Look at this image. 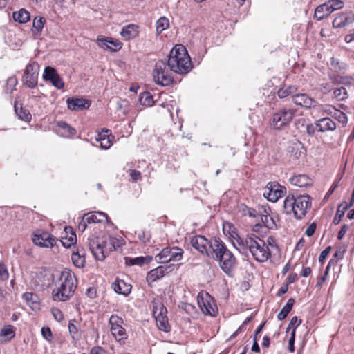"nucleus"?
Instances as JSON below:
<instances>
[{
  "instance_id": "nucleus-49",
  "label": "nucleus",
  "mask_w": 354,
  "mask_h": 354,
  "mask_svg": "<svg viewBox=\"0 0 354 354\" xmlns=\"http://www.w3.org/2000/svg\"><path fill=\"white\" fill-rule=\"evenodd\" d=\"M334 262V260L331 259L328 266H326V270H325V272H324V274H323L322 277H320V279H319L318 282L317 283V286H320L322 285V283L326 280V277L328 274V272H329V270H330V265Z\"/></svg>"
},
{
  "instance_id": "nucleus-34",
  "label": "nucleus",
  "mask_w": 354,
  "mask_h": 354,
  "mask_svg": "<svg viewBox=\"0 0 354 354\" xmlns=\"http://www.w3.org/2000/svg\"><path fill=\"white\" fill-rule=\"evenodd\" d=\"M13 19L21 24L28 21L30 19V15L28 11L22 8L17 12H13Z\"/></svg>"
},
{
  "instance_id": "nucleus-51",
  "label": "nucleus",
  "mask_w": 354,
  "mask_h": 354,
  "mask_svg": "<svg viewBox=\"0 0 354 354\" xmlns=\"http://www.w3.org/2000/svg\"><path fill=\"white\" fill-rule=\"evenodd\" d=\"M51 313L57 322H62L64 319V315L60 310L53 308Z\"/></svg>"
},
{
  "instance_id": "nucleus-3",
  "label": "nucleus",
  "mask_w": 354,
  "mask_h": 354,
  "mask_svg": "<svg viewBox=\"0 0 354 354\" xmlns=\"http://www.w3.org/2000/svg\"><path fill=\"white\" fill-rule=\"evenodd\" d=\"M77 281L73 272L69 270H63L55 282L53 299L57 301H66L74 294Z\"/></svg>"
},
{
  "instance_id": "nucleus-13",
  "label": "nucleus",
  "mask_w": 354,
  "mask_h": 354,
  "mask_svg": "<svg viewBox=\"0 0 354 354\" xmlns=\"http://www.w3.org/2000/svg\"><path fill=\"white\" fill-rule=\"evenodd\" d=\"M286 192L285 187L275 182L268 183L265 188L263 196L269 201L277 202Z\"/></svg>"
},
{
  "instance_id": "nucleus-30",
  "label": "nucleus",
  "mask_w": 354,
  "mask_h": 354,
  "mask_svg": "<svg viewBox=\"0 0 354 354\" xmlns=\"http://www.w3.org/2000/svg\"><path fill=\"white\" fill-rule=\"evenodd\" d=\"M111 287L115 292L124 295H129L131 289V286L127 285L122 280L113 282Z\"/></svg>"
},
{
  "instance_id": "nucleus-31",
  "label": "nucleus",
  "mask_w": 354,
  "mask_h": 354,
  "mask_svg": "<svg viewBox=\"0 0 354 354\" xmlns=\"http://www.w3.org/2000/svg\"><path fill=\"white\" fill-rule=\"evenodd\" d=\"M15 112L18 118L26 122H29L31 120V114L29 111L24 109L21 104H18L17 102L15 103Z\"/></svg>"
},
{
  "instance_id": "nucleus-45",
  "label": "nucleus",
  "mask_w": 354,
  "mask_h": 354,
  "mask_svg": "<svg viewBox=\"0 0 354 354\" xmlns=\"http://www.w3.org/2000/svg\"><path fill=\"white\" fill-rule=\"evenodd\" d=\"M334 96L338 100H343L348 97L347 91L343 86L338 88L334 91Z\"/></svg>"
},
{
  "instance_id": "nucleus-19",
  "label": "nucleus",
  "mask_w": 354,
  "mask_h": 354,
  "mask_svg": "<svg viewBox=\"0 0 354 354\" xmlns=\"http://www.w3.org/2000/svg\"><path fill=\"white\" fill-rule=\"evenodd\" d=\"M98 45L105 50L118 51L122 47V43L113 38L98 39Z\"/></svg>"
},
{
  "instance_id": "nucleus-36",
  "label": "nucleus",
  "mask_w": 354,
  "mask_h": 354,
  "mask_svg": "<svg viewBox=\"0 0 354 354\" xmlns=\"http://www.w3.org/2000/svg\"><path fill=\"white\" fill-rule=\"evenodd\" d=\"M295 304V299L293 298H290L286 304L283 307L281 311L277 315V318L279 320L284 319L290 311L292 310V306Z\"/></svg>"
},
{
  "instance_id": "nucleus-46",
  "label": "nucleus",
  "mask_w": 354,
  "mask_h": 354,
  "mask_svg": "<svg viewBox=\"0 0 354 354\" xmlns=\"http://www.w3.org/2000/svg\"><path fill=\"white\" fill-rule=\"evenodd\" d=\"M57 125L63 130H65L68 133V136H74L76 133V130L66 122L60 121L57 123Z\"/></svg>"
},
{
  "instance_id": "nucleus-60",
  "label": "nucleus",
  "mask_w": 354,
  "mask_h": 354,
  "mask_svg": "<svg viewBox=\"0 0 354 354\" xmlns=\"http://www.w3.org/2000/svg\"><path fill=\"white\" fill-rule=\"evenodd\" d=\"M88 222H87V220L85 219V214L82 216L80 222L78 224V230L81 232H84L86 228V225H87Z\"/></svg>"
},
{
  "instance_id": "nucleus-54",
  "label": "nucleus",
  "mask_w": 354,
  "mask_h": 354,
  "mask_svg": "<svg viewBox=\"0 0 354 354\" xmlns=\"http://www.w3.org/2000/svg\"><path fill=\"white\" fill-rule=\"evenodd\" d=\"M8 272L6 266L4 264H0V278L6 280L8 278Z\"/></svg>"
},
{
  "instance_id": "nucleus-8",
  "label": "nucleus",
  "mask_w": 354,
  "mask_h": 354,
  "mask_svg": "<svg viewBox=\"0 0 354 354\" xmlns=\"http://www.w3.org/2000/svg\"><path fill=\"white\" fill-rule=\"evenodd\" d=\"M167 312V308L159 300H153V315L156 319L158 328L165 332L170 330L168 319L166 316Z\"/></svg>"
},
{
  "instance_id": "nucleus-5",
  "label": "nucleus",
  "mask_w": 354,
  "mask_h": 354,
  "mask_svg": "<svg viewBox=\"0 0 354 354\" xmlns=\"http://www.w3.org/2000/svg\"><path fill=\"white\" fill-rule=\"evenodd\" d=\"M311 207V199L308 195H299L295 197L288 195L283 201V212L292 214L297 219L303 218Z\"/></svg>"
},
{
  "instance_id": "nucleus-2",
  "label": "nucleus",
  "mask_w": 354,
  "mask_h": 354,
  "mask_svg": "<svg viewBox=\"0 0 354 354\" xmlns=\"http://www.w3.org/2000/svg\"><path fill=\"white\" fill-rule=\"evenodd\" d=\"M235 248L240 253L249 252L258 262L264 263L271 257V252L266 242L258 236L251 234L245 238L238 237Z\"/></svg>"
},
{
  "instance_id": "nucleus-61",
  "label": "nucleus",
  "mask_w": 354,
  "mask_h": 354,
  "mask_svg": "<svg viewBox=\"0 0 354 354\" xmlns=\"http://www.w3.org/2000/svg\"><path fill=\"white\" fill-rule=\"evenodd\" d=\"M129 174L133 180H138L141 178V173L136 169H131L129 171Z\"/></svg>"
},
{
  "instance_id": "nucleus-16",
  "label": "nucleus",
  "mask_w": 354,
  "mask_h": 354,
  "mask_svg": "<svg viewBox=\"0 0 354 354\" xmlns=\"http://www.w3.org/2000/svg\"><path fill=\"white\" fill-rule=\"evenodd\" d=\"M292 102L298 106L306 109H311L319 107L321 108L322 106H319L317 102L313 98L310 97L308 95L305 93L297 94L292 96Z\"/></svg>"
},
{
  "instance_id": "nucleus-56",
  "label": "nucleus",
  "mask_w": 354,
  "mask_h": 354,
  "mask_svg": "<svg viewBox=\"0 0 354 354\" xmlns=\"http://www.w3.org/2000/svg\"><path fill=\"white\" fill-rule=\"evenodd\" d=\"M243 214L244 215H248L250 217H257V216H259V214H257V211L254 209H252V208H248L247 207H245L243 209Z\"/></svg>"
},
{
  "instance_id": "nucleus-40",
  "label": "nucleus",
  "mask_w": 354,
  "mask_h": 354,
  "mask_svg": "<svg viewBox=\"0 0 354 354\" xmlns=\"http://www.w3.org/2000/svg\"><path fill=\"white\" fill-rule=\"evenodd\" d=\"M329 15L330 14L325 3L318 6L314 13V16L317 20H322Z\"/></svg>"
},
{
  "instance_id": "nucleus-17",
  "label": "nucleus",
  "mask_w": 354,
  "mask_h": 354,
  "mask_svg": "<svg viewBox=\"0 0 354 354\" xmlns=\"http://www.w3.org/2000/svg\"><path fill=\"white\" fill-rule=\"evenodd\" d=\"M43 78L45 81L50 82L58 89H61L64 86V83L57 74L56 70L50 66L45 68Z\"/></svg>"
},
{
  "instance_id": "nucleus-62",
  "label": "nucleus",
  "mask_w": 354,
  "mask_h": 354,
  "mask_svg": "<svg viewBox=\"0 0 354 354\" xmlns=\"http://www.w3.org/2000/svg\"><path fill=\"white\" fill-rule=\"evenodd\" d=\"M348 229V225H342V228H341V230L339 232L338 235H337V238H338L339 240H342L344 238V236L345 234L346 233Z\"/></svg>"
},
{
  "instance_id": "nucleus-9",
  "label": "nucleus",
  "mask_w": 354,
  "mask_h": 354,
  "mask_svg": "<svg viewBox=\"0 0 354 354\" xmlns=\"http://www.w3.org/2000/svg\"><path fill=\"white\" fill-rule=\"evenodd\" d=\"M184 252L183 249L174 248H165L155 257L156 261L159 263H167L171 261L177 262L182 259Z\"/></svg>"
},
{
  "instance_id": "nucleus-4",
  "label": "nucleus",
  "mask_w": 354,
  "mask_h": 354,
  "mask_svg": "<svg viewBox=\"0 0 354 354\" xmlns=\"http://www.w3.org/2000/svg\"><path fill=\"white\" fill-rule=\"evenodd\" d=\"M209 257L219 262L222 270L230 274L235 268L236 259L232 252L219 239H214L210 245Z\"/></svg>"
},
{
  "instance_id": "nucleus-52",
  "label": "nucleus",
  "mask_w": 354,
  "mask_h": 354,
  "mask_svg": "<svg viewBox=\"0 0 354 354\" xmlns=\"http://www.w3.org/2000/svg\"><path fill=\"white\" fill-rule=\"evenodd\" d=\"M301 321L300 319H299L297 317H296V316L293 317L289 323L287 330H289L290 328H292V330L294 328L296 329L297 327L301 324Z\"/></svg>"
},
{
  "instance_id": "nucleus-24",
  "label": "nucleus",
  "mask_w": 354,
  "mask_h": 354,
  "mask_svg": "<svg viewBox=\"0 0 354 354\" xmlns=\"http://www.w3.org/2000/svg\"><path fill=\"white\" fill-rule=\"evenodd\" d=\"M138 27L135 24H129L122 28L120 35L126 40L135 38L138 34Z\"/></svg>"
},
{
  "instance_id": "nucleus-39",
  "label": "nucleus",
  "mask_w": 354,
  "mask_h": 354,
  "mask_svg": "<svg viewBox=\"0 0 354 354\" xmlns=\"http://www.w3.org/2000/svg\"><path fill=\"white\" fill-rule=\"evenodd\" d=\"M71 260L74 266L79 268H83L86 262L84 253L80 254L79 250L73 252Z\"/></svg>"
},
{
  "instance_id": "nucleus-43",
  "label": "nucleus",
  "mask_w": 354,
  "mask_h": 354,
  "mask_svg": "<svg viewBox=\"0 0 354 354\" xmlns=\"http://www.w3.org/2000/svg\"><path fill=\"white\" fill-rule=\"evenodd\" d=\"M46 19L43 17H36L33 19V29L36 33H40L44 28Z\"/></svg>"
},
{
  "instance_id": "nucleus-26",
  "label": "nucleus",
  "mask_w": 354,
  "mask_h": 354,
  "mask_svg": "<svg viewBox=\"0 0 354 354\" xmlns=\"http://www.w3.org/2000/svg\"><path fill=\"white\" fill-rule=\"evenodd\" d=\"M167 270V268L163 266H158L156 268L151 270L147 275V280L148 281L154 282L160 279L165 275Z\"/></svg>"
},
{
  "instance_id": "nucleus-12",
  "label": "nucleus",
  "mask_w": 354,
  "mask_h": 354,
  "mask_svg": "<svg viewBox=\"0 0 354 354\" xmlns=\"http://www.w3.org/2000/svg\"><path fill=\"white\" fill-rule=\"evenodd\" d=\"M39 71V66L37 63H29L24 71L23 84L28 88H35L37 86Z\"/></svg>"
},
{
  "instance_id": "nucleus-18",
  "label": "nucleus",
  "mask_w": 354,
  "mask_h": 354,
  "mask_svg": "<svg viewBox=\"0 0 354 354\" xmlns=\"http://www.w3.org/2000/svg\"><path fill=\"white\" fill-rule=\"evenodd\" d=\"M68 108L71 111H82L87 109L91 102L83 98H68L66 100Z\"/></svg>"
},
{
  "instance_id": "nucleus-44",
  "label": "nucleus",
  "mask_w": 354,
  "mask_h": 354,
  "mask_svg": "<svg viewBox=\"0 0 354 354\" xmlns=\"http://www.w3.org/2000/svg\"><path fill=\"white\" fill-rule=\"evenodd\" d=\"M169 22L167 18L165 17H160L156 21V31L158 33H161L163 30L169 28Z\"/></svg>"
},
{
  "instance_id": "nucleus-41",
  "label": "nucleus",
  "mask_w": 354,
  "mask_h": 354,
  "mask_svg": "<svg viewBox=\"0 0 354 354\" xmlns=\"http://www.w3.org/2000/svg\"><path fill=\"white\" fill-rule=\"evenodd\" d=\"M139 101L141 104L146 106H151L154 103L153 96L149 92L142 93L140 95Z\"/></svg>"
},
{
  "instance_id": "nucleus-29",
  "label": "nucleus",
  "mask_w": 354,
  "mask_h": 354,
  "mask_svg": "<svg viewBox=\"0 0 354 354\" xmlns=\"http://www.w3.org/2000/svg\"><path fill=\"white\" fill-rule=\"evenodd\" d=\"M151 256L138 257H125V263L128 266H142L149 263L152 261Z\"/></svg>"
},
{
  "instance_id": "nucleus-21",
  "label": "nucleus",
  "mask_w": 354,
  "mask_h": 354,
  "mask_svg": "<svg viewBox=\"0 0 354 354\" xmlns=\"http://www.w3.org/2000/svg\"><path fill=\"white\" fill-rule=\"evenodd\" d=\"M289 181L292 185L299 187H306L313 184L312 180L304 174L295 175L290 178Z\"/></svg>"
},
{
  "instance_id": "nucleus-48",
  "label": "nucleus",
  "mask_w": 354,
  "mask_h": 354,
  "mask_svg": "<svg viewBox=\"0 0 354 354\" xmlns=\"http://www.w3.org/2000/svg\"><path fill=\"white\" fill-rule=\"evenodd\" d=\"M41 335L45 339L50 342L53 338V334L49 327H43L41 328Z\"/></svg>"
},
{
  "instance_id": "nucleus-14",
  "label": "nucleus",
  "mask_w": 354,
  "mask_h": 354,
  "mask_svg": "<svg viewBox=\"0 0 354 354\" xmlns=\"http://www.w3.org/2000/svg\"><path fill=\"white\" fill-rule=\"evenodd\" d=\"M33 243L43 248H53L55 244V239L47 232L37 230L33 234Z\"/></svg>"
},
{
  "instance_id": "nucleus-6",
  "label": "nucleus",
  "mask_w": 354,
  "mask_h": 354,
  "mask_svg": "<svg viewBox=\"0 0 354 354\" xmlns=\"http://www.w3.org/2000/svg\"><path fill=\"white\" fill-rule=\"evenodd\" d=\"M114 241L115 237L109 235L97 237L92 234L88 238V246L97 260L103 261L114 250Z\"/></svg>"
},
{
  "instance_id": "nucleus-50",
  "label": "nucleus",
  "mask_w": 354,
  "mask_h": 354,
  "mask_svg": "<svg viewBox=\"0 0 354 354\" xmlns=\"http://www.w3.org/2000/svg\"><path fill=\"white\" fill-rule=\"evenodd\" d=\"M292 148L293 149H295L297 150V151L295 152L296 158H299L302 154L305 153V149L301 142L295 143L294 147Z\"/></svg>"
},
{
  "instance_id": "nucleus-42",
  "label": "nucleus",
  "mask_w": 354,
  "mask_h": 354,
  "mask_svg": "<svg viewBox=\"0 0 354 354\" xmlns=\"http://www.w3.org/2000/svg\"><path fill=\"white\" fill-rule=\"evenodd\" d=\"M349 208L348 207V205L347 204H340L338 207V209H337V211L336 212V214H335V216L333 219V223L335 225H338L341 220H342V218L344 216V214H345V211Z\"/></svg>"
},
{
  "instance_id": "nucleus-10",
  "label": "nucleus",
  "mask_w": 354,
  "mask_h": 354,
  "mask_svg": "<svg viewBox=\"0 0 354 354\" xmlns=\"http://www.w3.org/2000/svg\"><path fill=\"white\" fill-rule=\"evenodd\" d=\"M198 304L202 312L209 316H216L218 308L213 298L207 292H201L197 296Z\"/></svg>"
},
{
  "instance_id": "nucleus-27",
  "label": "nucleus",
  "mask_w": 354,
  "mask_h": 354,
  "mask_svg": "<svg viewBox=\"0 0 354 354\" xmlns=\"http://www.w3.org/2000/svg\"><path fill=\"white\" fill-rule=\"evenodd\" d=\"M261 223H257L254 226V231H258L259 228L263 226L267 229H273L276 227L275 222L270 215H259Z\"/></svg>"
},
{
  "instance_id": "nucleus-35",
  "label": "nucleus",
  "mask_w": 354,
  "mask_h": 354,
  "mask_svg": "<svg viewBox=\"0 0 354 354\" xmlns=\"http://www.w3.org/2000/svg\"><path fill=\"white\" fill-rule=\"evenodd\" d=\"M297 92V86L284 85L278 91L277 94L280 98H285L289 95L292 97Z\"/></svg>"
},
{
  "instance_id": "nucleus-11",
  "label": "nucleus",
  "mask_w": 354,
  "mask_h": 354,
  "mask_svg": "<svg viewBox=\"0 0 354 354\" xmlns=\"http://www.w3.org/2000/svg\"><path fill=\"white\" fill-rule=\"evenodd\" d=\"M123 319L117 315H112L109 321L112 335L118 342H124L127 339L126 330L122 327Z\"/></svg>"
},
{
  "instance_id": "nucleus-33",
  "label": "nucleus",
  "mask_w": 354,
  "mask_h": 354,
  "mask_svg": "<svg viewBox=\"0 0 354 354\" xmlns=\"http://www.w3.org/2000/svg\"><path fill=\"white\" fill-rule=\"evenodd\" d=\"M15 327L10 325L5 326L0 330L1 341H9L15 337Z\"/></svg>"
},
{
  "instance_id": "nucleus-20",
  "label": "nucleus",
  "mask_w": 354,
  "mask_h": 354,
  "mask_svg": "<svg viewBox=\"0 0 354 354\" xmlns=\"http://www.w3.org/2000/svg\"><path fill=\"white\" fill-rule=\"evenodd\" d=\"M354 21V14L349 15L342 13L336 17L333 21V25L335 28H342Z\"/></svg>"
},
{
  "instance_id": "nucleus-53",
  "label": "nucleus",
  "mask_w": 354,
  "mask_h": 354,
  "mask_svg": "<svg viewBox=\"0 0 354 354\" xmlns=\"http://www.w3.org/2000/svg\"><path fill=\"white\" fill-rule=\"evenodd\" d=\"M295 339V328H294L292 330L291 336L288 342V349L290 352H294L295 347H294V343Z\"/></svg>"
},
{
  "instance_id": "nucleus-59",
  "label": "nucleus",
  "mask_w": 354,
  "mask_h": 354,
  "mask_svg": "<svg viewBox=\"0 0 354 354\" xmlns=\"http://www.w3.org/2000/svg\"><path fill=\"white\" fill-rule=\"evenodd\" d=\"M109 137V131L107 129L102 130V132L97 134L96 140L97 142L102 140V139H106Z\"/></svg>"
},
{
  "instance_id": "nucleus-64",
  "label": "nucleus",
  "mask_w": 354,
  "mask_h": 354,
  "mask_svg": "<svg viewBox=\"0 0 354 354\" xmlns=\"http://www.w3.org/2000/svg\"><path fill=\"white\" fill-rule=\"evenodd\" d=\"M104 351L100 347H94L90 351V354H104Z\"/></svg>"
},
{
  "instance_id": "nucleus-28",
  "label": "nucleus",
  "mask_w": 354,
  "mask_h": 354,
  "mask_svg": "<svg viewBox=\"0 0 354 354\" xmlns=\"http://www.w3.org/2000/svg\"><path fill=\"white\" fill-rule=\"evenodd\" d=\"M27 305H28L32 310L38 309L39 307V299L38 296L32 292H25L22 295Z\"/></svg>"
},
{
  "instance_id": "nucleus-1",
  "label": "nucleus",
  "mask_w": 354,
  "mask_h": 354,
  "mask_svg": "<svg viewBox=\"0 0 354 354\" xmlns=\"http://www.w3.org/2000/svg\"><path fill=\"white\" fill-rule=\"evenodd\" d=\"M169 69L178 74H187L192 68L191 58L185 46L183 45L175 46L169 53L167 62L160 60L156 63L153 71L154 82L160 86L170 85L174 80L167 69Z\"/></svg>"
},
{
  "instance_id": "nucleus-37",
  "label": "nucleus",
  "mask_w": 354,
  "mask_h": 354,
  "mask_svg": "<svg viewBox=\"0 0 354 354\" xmlns=\"http://www.w3.org/2000/svg\"><path fill=\"white\" fill-rule=\"evenodd\" d=\"M324 3L330 15L334 11L342 9L344 6V3L342 0H329Z\"/></svg>"
},
{
  "instance_id": "nucleus-32",
  "label": "nucleus",
  "mask_w": 354,
  "mask_h": 354,
  "mask_svg": "<svg viewBox=\"0 0 354 354\" xmlns=\"http://www.w3.org/2000/svg\"><path fill=\"white\" fill-rule=\"evenodd\" d=\"M79 323L75 319L71 320L68 325V329L70 335L73 341H77L80 339V334L79 333Z\"/></svg>"
},
{
  "instance_id": "nucleus-22",
  "label": "nucleus",
  "mask_w": 354,
  "mask_h": 354,
  "mask_svg": "<svg viewBox=\"0 0 354 354\" xmlns=\"http://www.w3.org/2000/svg\"><path fill=\"white\" fill-rule=\"evenodd\" d=\"M85 219L88 224L104 223L108 220V216L102 212H93L85 214Z\"/></svg>"
},
{
  "instance_id": "nucleus-38",
  "label": "nucleus",
  "mask_w": 354,
  "mask_h": 354,
  "mask_svg": "<svg viewBox=\"0 0 354 354\" xmlns=\"http://www.w3.org/2000/svg\"><path fill=\"white\" fill-rule=\"evenodd\" d=\"M42 273H39L36 277L37 288L39 290H44L48 288L50 284V279L49 277Z\"/></svg>"
},
{
  "instance_id": "nucleus-57",
  "label": "nucleus",
  "mask_w": 354,
  "mask_h": 354,
  "mask_svg": "<svg viewBox=\"0 0 354 354\" xmlns=\"http://www.w3.org/2000/svg\"><path fill=\"white\" fill-rule=\"evenodd\" d=\"M330 250H331V247L330 246H328L323 251H322V252H321V254H320V255L319 257V262H321L322 263H323V261L325 260V259L328 255V254L330 252Z\"/></svg>"
},
{
  "instance_id": "nucleus-23",
  "label": "nucleus",
  "mask_w": 354,
  "mask_h": 354,
  "mask_svg": "<svg viewBox=\"0 0 354 354\" xmlns=\"http://www.w3.org/2000/svg\"><path fill=\"white\" fill-rule=\"evenodd\" d=\"M316 126L321 132L333 131L336 129L335 122L329 118H323L319 120L316 123Z\"/></svg>"
},
{
  "instance_id": "nucleus-63",
  "label": "nucleus",
  "mask_w": 354,
  "mask_h": 354,
  "mask_svg": "<svg viewBox=\"0 0 354 354\" xmlns=\"http://www.w3.org/2000/svg\"><path fill=\"white\" fill-rule=\"evenodd\" d=\"M138 237L140 240L142 241L143 242H147L150 239V235L149 234V233H145V232L139 233Z\"/></svg>"
},
{
  "instance_id": "nucleus-7",
  "label": "nucleus",
  "mask_w": 354,
  "mask_h": 354,
  "mask_svg": "<svg viewBox=\"0 0 354 354\" xmlns=\"http://www.w3.org/2000/svg\"><path fill=\"white\" fill-rule=\"evenodd\" d=\"M296 110L295 109L282 107L272 113L270 120V124L274 129H281L292 122Z\"/></svg>"
},
{
  "instance_id": "nucleus-47",
  "label": "nucleus",
  "mask_w": 354,
  "mask_h": 354,
  "mask_svg": "<svg viewBox=\"0 0 354 354\" xmlns=\"http://www.w3.org/2000/svg\"><path fill=\"white\" fill-rule=\"evenodd\" d=\"M333 116L335 119H337L339 122L342 123L345 125L347 123V116L346 115L341 111L337 109L334 110Z\"/></svg>"
},
{
  "instance_id": "nucleus-55",
  "label": "nucleus",
  "mask_w": 354,
  "mask_h": 354,
  "mask_svg": "<svg viewBox=\"0 0 354 354\" xmlns=\"http://www.w3.org/2000/svg\"><path fill=\"white\" fill-rule=\"evenodd\" d=\"M99 142L100 146L102 149H108L112 145L109 137L106 139H102Z\"/></svg>"
},
{
  "instance_id": "nucleus-15",
  "label": "nucleus",
  "mask_w": 354,
  "mask_h": 354,
  "mask_svg": "<svg viewBox=\"0 0 354 354\" xmlns=\"http://www.w3.org/2000/svg\"><path fill=\"white\" fill-rule=\"evenodd\" d=\"M212 241H209L203 236L196 235L191 238L190 244L202 254L209 257V254L211 253L210 245Z\"/></svg>"
},
{
  "instance_id": "nucleus-25",
  "label": "nucleus",
  "mask_w": 354,
  "mask_h": 354,
  "mask_svg": "<svg viewBox=\"0 0 354 354\" xmlns=\"http://www.w3.org/2000/svg\"><path fill=\"white\" fill-rule=\"evenodd\" d=\"M65 232L66 236H63L60 241L62 245L65 248H70L71 245L76 243L77 237L75 233L72 230L71 227H66Z\"/></svg>"
},
{
  "instance_id": "nucleus-58",
  "label": "nucleus",
  "mask_w": 354,
  "mask_h": 354,
  "mask_svg": "<svg viewBox=\"0 0 354 354\" xmlns=\"http://www.w3.org/2000/svg\"><path fill=\"white\" fill-rule=\"evenodd\" d=\"M315 230L316 224L315 223H312L308 225V227L306 230L305 234L307 236H311L314 234Z\"/></svg>"
}]
</instances>
